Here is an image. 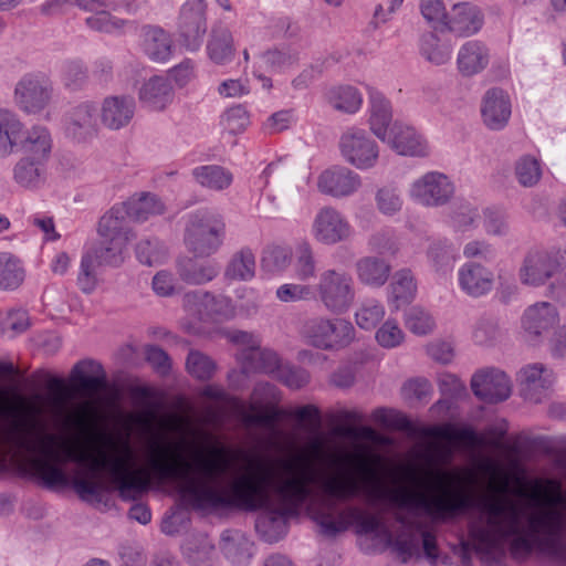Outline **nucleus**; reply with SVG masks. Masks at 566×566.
<instances>
[{
	"instance_id": "39448f33",
	"label": "nucleus",
	"mask_w": 566,
	"mask_h": 566,
	"mask_svg": "<svg viewBox=\"0 0 566 566\" xmlns=\"http://www.w3.org/2000/svg\"><path fill=\"white\" fill-rule=\"evenodd\" d=\"M314 296L332 314L347 313L356 300V285L350 273L339 269H325L313 286Z\"/></svg>"
},
{
	"instance_id": "a211bd4d",
	"label": "nucleus",
	"mask_w": 566,
	"mask_h": 566,
	"mask_svg": "<svg viewBox=\"0 0 566 566\" xmlns=\"http://www.w3.org/2000/svg\"><path fill=\"white\" fill-rule=\"evenodd\" d=\"M385 143L402 156L426 157L430 153L426 138L412 126L400 122L392 124Z\"/></svg>"
},
{
	"instance_id": "4be33fe9",
	"label": "nucleus",
	"mask_w": 566,
	"mask_h": 566,
	"mask_svg": "<svg viewBox=\"0 0 566 566\" xmlns=\"http://www.w3.org/2000/svg\"><path fill=\"white\" fill-rule=\"evenodd\" d=\"M139 102L149 111L163 112L175 98V90L166 75H153L138 90Z\"/></svg>"
},
{
	"instance_id": "6e6d98bb",
	"label": "nucleus",
	"mask_w": 566,
	"mask_h": 566,
	"mask_svg": "<svg viewBox=\"0 0 566 566\" xmlns=\"http://www.w3.org/2000/svg\"><path fill=\"white\" fill-rule=\"evenodd\" d=\"M262 63L272 72H283L298 62V53L289 48H274L260 55Z\"/></svg>"
},
{
	"instance_id": "9b49d317",
	"label": "nucleus",
	"mask_w": 566,
	"mask_h": 566,
	"mask_svg": "<svg viewBox=\"0 0 566 566\" xmlns=\"http://www.w3.org/2000/svg\"><path fill=\"white\" fill-rule=\"evenodd\" d=\"M206 0H187L179 10L178 33L182 45L190 52L200 49L207 33Z\"/></svg>"
},
{
	"instance_id": "5fc2aeb1",
	"label": "nucleus",
	"mask_w": 566,
	"mask_h": 566,
	"mask_svg": "<svg viewBox=\"0 0 566 566\" xmlns=\"http://www.w3.org/2000/svg\"><path fill=\"white\" fill-rule=\"evenodd\" d=\"M377 210L386 217H395L402 210L403 199L398 187L386 185L375 193Z\"/></svg>"
},
{
	"instance_id": "e2e57ef3",
	"label": "nucleus",
	"mask_w": 566,
	"mask_h": 566,
	"mask_svg": "<svg viewBox=\"0 0 566 566\" xmlns=\"http://www.w3.org/2000/svg\"><path fill=\"white\" fill-rule=\"evenodd\" d=\"M294 271L296 277L302 282H306L315 277L316 261L310 243L303 242L297 248V258Z\"/></svg>"
},
{
	"instance_id": "f3484780",
	"label": "nucleus",
	"mask_w": 566,
	"mask_h": 566,
	"mask_svg": "<svg viewBox=\"0 0 566 566\" xmlns=\"http://www.w3.org/2000/svg\"><path fill=\"white\" fill-rule=\"evenodd\" d=\"M136 102L130 95L106 96L99 107V120L109 130L127 127L134 118Z\"/></svg>"
},
{
	"instance_id": "473e14b6",
	"label": "nucleus",
	"mask_w": 566,
	"mask_h": 566,
	"mask_svg": "<svg viewBox=\"0 0 566 566\" xmlns=\"http://www.w3.org/2000/svg\"><path fill=\"white\" fill-rule=\"evenodd\" d=\"M46 160L21 157L13 167V179L22 188L35 190L41 188L48 176Z\"/></svg>"
},
{
	"instance_id": "13d9d810",
	"label": "nucleus",
	"mask_w": 566,
	"mask_h": 566,
	"mask_svg": "<svg viewBox=\"0 0 566 566\" xmlns=\"http://www.w3.org/2000/svg\"><path fill=\"white\" fill-rule=\"evenodd\" d=\"M85 23L91 30L107 34H122L126 25L125 20L114 17L105 10L87 17Z\"/></svg>"
},
{
	"instance_id": "a19ab883",
	"label": "nucleus",
	"mask_w": 566,
	"mask_h": 566,
	"mask_svg": "<svg viewBox=\"0 0 566 566\" xmlns=\"http://www.w3.org/2000/svg\"><path fill=\"white\" fill-rule=\"evenodd\" d=\"M195 181L209 190L222 191L233 182L232 172L219 165H202L191 170Z\"/></svg>"
},
{
	"instance_id": "49530a36",
	"label": "nucleus",
	"mask_w": 566,
	"mask_h": 566,
	"mask_svg": "<svg viewBox=\"0 0 566 566\" xmlns=\"http://www.w3.org/2000/svg\"><path fill=\"white\" fill-rule=\"evenodd\" d=\"M419 50L422 57L434 65L446 64L450 60L452 52L451 44L441 40L433 32H427L421 35Z\"/></svg>"
},
{
	"instance_id": "b1692460",
	"label": "nucleus",
	"mask_w": 566,
	"mask_h": 566,
	"mask_svg": "<svg viewBox=\"0 0 566 566\" xmlns=\"http://www.w3.org/2000/svg\"><path fill=\"white\" fill-rule=\"evenodd\" d=\"M97 108L93 102H81L66 114L65 130L74 139L83 140L97 130Z\"/></svg>"
},
{
	"instance_id": "a878e982",
	"label": "nucleus",
	"mask_w": 566,
	"mask_h": 566,
	"mask_svg": "<svg viewBox=\"0 0 566 566\" xmlns=\"http://www.w3.org/2000/svg\"><path fill=\"white\" fill-rule=\"evenodd\" d=\"M139 49L155 63H165L172 55V40L157 25H144L139 31Z\"/></svg>"
},
{
	"instance_id": "393cba45",
	"label": "nucleus",
	"mask_w": 566,
	"mask_h": 566,
	"mask_svg": "<svg viewBox=\"0 0 566 566\" xmlns=\"http://www.w3.org/2000/svg\"><path fill=\"white\" fill-rule=\"evenodd\" d=\"M511 102L509 95L501 88L486 91L481 114L483 123L492 130L503 129L511 117Z\"/></svg>"
},
{
	"instance_id": "338daca9",
	"label": "nucleus",
	"mask_w": 566,
	"mask_h": 566,
	"mask_svg": "<svg viewBox=\"0 0 566 566\" xmlns=\"http://www.w3.org/2000/svg\"><path fill=\"white\" fill-rule=\"evenodd\" d=\"M275 296L283 303L310 301L314 297V290L307 284L285 283L276 289Z\"/></svg>"
},
{
	"instance_id": "e433bc0d",
	"label": "nucleus",
	"mask_w": 566,
	"mask_h": 566,
	"mask_svg": "<svg viewBox=\"0 0 566 566\" xmlns=\"http://www.w3.org/2000/svg\"><path fill=\"white\" fill-rule=\"evenodd\" d=\"M71 379L90 396L96 395L106 387V377L102 367L91 360L77 363L72 369Z\"/></svg>"
},
{
	"instance_id": "bf43d9fd",
	"label": "nucleus",
	"mask_w": 566,
	"mask_h": 566,
	"mask_svg": "<svg viewBox=\"0 0 566 566\" xmlns=\"http://www.w3.org/2000/svg\"><path fill=\"white\" fill-rule=\"evenodd\" d=\"M375 339L380 347L392 349L403 344L406 334L396 319L388 318L376 331Z\"/></svg>"
},
{
	"instance_id": "f8f14e48",
	"label": "nucleus",
	"mask_w": 566,
	"mask_h": 566,
	"mask_svg": "<svg viewBox=\"0 0 566 566\" xmlns=\"http://www.w3.org/2000/svg\"><path fill=\"white\" fill-rule=\"evenodd\" d=\"M185 310L200 321L224 322L234 317L231 298L206 291H191L184 295Z\"/></svg>"
},
{
	"instance_id": "6e6552de",
	"label": "nucleus",
	"mask_w": 566,
	"mask_h": 566,
	"mask_svg": "<svg viewBox=\"0 0 566 566\" xmlns=\"http://www.w3.org/2000/svg\"><path fill=\"white\" fill-rule=\"evenodd\" d=\"M338 145L344 160L356 169L368 170L378 163L379 147L363 128H348L342 134Z\"/></svg>"
},
{
	"instance_id": "9d476101",
	"label": "nucleus",
	"mask_w": 566,
	"mask_h": 566,
	"mask_svg": "<svg viewBox=\"0 0 566 566\" xmlns=\"http://www.w3.org/2000/svg\"><path fill=\"white\" fill-rule=\"evenodd\" d=\"M52 83L43 75L25 74L14 87L13 101L28 115H38L51 103Z\"/></svg>"
},
{
	"instance_id": "c03bdc74",
	"label": "nucleus",
	"mask_w": 566,
	"mask_h": 566,
	"mask_svg": "<svg viewBox=\"0 0 566 566\" xmlns=\"http://www.w3.org/2000/svg\"><path fill=\"white\" fill-rule=\"evenodd\" d=\"M128 242L111 238H99L98 241L85 252L101 266H117L124 261L123 252Z\"/></svg>"
},
{
	"instance_id": "72a5a7b5",
	"label": "nucleus",
	"mask_w": 566,
	"mask_h": 566,
	"mask_svg": "<svg viewBox=\"0 0 566 566\" xmlns=\"http://www.w3.org/2000/svg\"><path fill=\"white\" fill-rule=\"evenodd\" d=\"M182 554L190 566H216L218 560L214 544L206 534L189 536L182 545Z\"/></svg>"
},
{
	"instance_id": "412c9836",
	"label": "nucleus",
	"mask_w": 566,
	"mask_h": 566,
	"mask_svg": "<svg viewBox=\"0 0 566 566\" xmlns=\"http://www.w3.org/2000/svg\"><path fill=\"white\" fill-rule=\"evenodd\" d=\"M23 157L49 161L53 149V137L50 129L42 124L23 128L17 138V148Z\"/></svg>"
},
{
	"instance_id": "4c0bfd02",
	"label": "nucleus",
	"mask_w": 566,
	"mask_h": 566,
	"mask_svg": "<svg viewBox=\"0 0 566 566\" xmlns=\"http://www.w3.org/2000/svg\"><path fill=\"white\" fill-rule=\"evenodd\" d=\"M324 97L332 108L344 114L357 113L363 104L361 93L352 85L331 86L325 91Z\"/></svg>"
},
{
	"instance_id": "2eb2a0df",
	"label": "nucleus",
	"mask_w": 566,
	"mask_h": 566,
	"mask_svg": "<svg viewBox=\"0 0 566 566\" xmlns=\"http://www.w3.org/2000/svg\"><path fill=\"white\" fill-rule=\"evenodd\" d=\"M559 270L557 259L544 250H530L521 264L520 281L528 286L544 285Z\"/></svg>"
},
{
	"instance_id": "5701e85b",
	"label": "nucleus",
	"mask_w": 566,
	"mask_h": 566,
	"mask_svg": "<svg viewBox=\"0 0 566 566\" xmlns=\"http://www.w3.org/2000/svg\"><path fill=\"white\" fill-rule=\"evenodd\" d=\"M559 324V314L555 305L538 302L528 306L522 317L525 333L532 338H539Z\"/></svg>"
},
{
	"instance_id": "79ce46f5",
	"label": "nucleus",
	"mask_w": 566,
	"mask_h": 566,
	"mask_svg": "<svg viewBox=\"0 0 566 566\" xmlns=\"http://www.w3.org/2000/svg\"><path fill=\"white\" fill-rule=\"evenodd\" d=\"M24 128L18 114L10 109L0 108V157H8L17 148V138Z\"/></svg>"
},
{
	"instance_id": "864d4df0",
	"label": "nucleus",
	"mask_w": 566,
	"mask_h": 566,
	"mask_svg": "<svg viewBox=\"0 0 566 566\" xmlns=\"http://www.w3.org/2000/svg\"><path fill=\"white\" fill-rule=\"evenodd\" d=\"M450 224L455 231H470L480 218L478 208L468 201L455 202L449 213Z\"/></svg>"
},
{
	"instance_id": "ddd939ff",
	"label": "nucleus",
	"mask_w": 566,
	"mask_h": 566,
	"mask_svg": "<svg viewBox=\"0 0 566 566\" xmlns=\"http://www.w3.org/2000/svg\"><path fill=\"white\" fill-rule=\"evenodd\" d=\"M457 284L468 297L480 298L493 291L495 274L478 261H467L457 271Z\"/></svg>"
},
{
	"instance_id": "aec40b11",
	"label": "nucleus",
	"mask_w": 566,
	"mask_h": 566,
	"mask_svg": "<svg viewBox=\"0 0 566 566\" xmlns=\"http://www.w3.org/2000/svg\"><path fill=\"white\" fill-rule=\"evenodd\" d=\"M491 62L490 48L480 40H468L458 50L457 70L470 78L485 71Z\"/></svg>"
},
{
	"instance_id": "3c124183",
	"label": "nucleus",
	"mask_w": 566,
	"mask_h": 566,
	"mask_svg": "<svg viewBox=\"0 0 566 566\" xmlns=\"http://www.w3.org/2000/svg\"><path fill=\"white\" fill-rule=\"evenodd\" d=\"M24 281V270L10 253H0V290H17Z\"/></svg>"
},
{
	"instance_id": "0e129e2a",
	"label": "nucleus",
	"mask_w": 566,
	"mask_h": 566,
	"mask_svg": "<svg viewBox=\"0 0 566 566\" xmlns=\"http://www.w3.org/2000/svg\"><path fill=\"white\" fill-rule=\"evenodd\" d=\"M515 175L523 187L535 186L542 176L539 163L532 156H523L516 161Z\"/></svg>"
},
{
	"instance_id": "de8ad7c7",
	"label": "nucleus",
	"mask_w": 566,
	"mask_h": 566,
	"mask_svg": "<svg viewBox=\"0 0 566 566\" xmlns=\"http://www.w3.org/2000/svg\"><path fill=\"white\" fill-rule=\"evenodd\" d=\"M238 415L241 421L248 427L260 426L274 432L276 430L281 412L275 408L260 411L255 403H250L249 406L241 403L238 407Z\"/></svg>"
},
{
	"instance_id": "2f4dec72",
	"label": "nucleus",
	"mask_w": 566,
	"mask_h": 566,
	"mask_svg": "<svg viewBox=\"0 0 566 566\" xmlns=\"http://www.w3.org/2000/svg\"><path fill=\"white\" fill-rule=\"evenodd\" d=\"M127 218L128 212L124 203L111 208L98 222V238H111L129 242L134 238V233L128 226Z\"/></svg>"
},
{
	"instance_id": "1a4fd4ad",
	"label": "nucleus",
	"mask_w": 566,
	"mask_h": 566,
	"mask_svg": "<svg viewBox=\"0 0 566 566\" xmlns=\"http://www.w3.org/2000/svg\"><path fill=\"white\" fill-rule=\"evenodd\" d=\"M313 239L323 245H335L348 241L353 228L346 216L333 206L321 207L311 222Z\"/></svg>"
},
{
	"instance_id": "4468645a",
	"label": "nucleus",
	"mask_w": 566,
	"mask_h": 566,
	"mask_svg": "<svg viewBox=\"0 0 566 566\" xmlns=\"http://www.w3.org/2000/svg\"><path fill=\"white\" fill-rule=\"evenodd\" d=\"M316 186L321 193L342 199L355 195L361 188V178L352 169L336 165L318 175Z\"/></svg>"
},
{
	"instance_id": "c9c22d12",
	"label": "nucleus",
	"mask_w": 566,
	"mask_h": 566,
	"mask_svg": "<svg viewBox=\"0 0 566 566\" xmlns=\"http://www.w3.org/2000/svg\"><path fill=\"white\" fill-rule=\"evenodd\" d=\"M123 203L128 212V218L137 222H145L153 217L163 214L166 210L163 200L153 192L135 193Z\"/></svg>"
},
{
	"instance_id": "680f3d73",
	"label": "nucleus",
	"mask_w": 566,
	"mask_h": 566,
	"mask_svg": "<svg viewBox=\"0 0 566 566\" xmlns=\"http://www.w3.org/2000/svg\"><path fill=\"white\" fill-rule=\"evenodd\" d=\"M483 228L488 235L506 237L510 234V224L505 211L499 208H486L483 211Z\"/></svg>"
},
{
	"instance_id": "0eeeda50",
	"label": "nucleus",
	"mask_w": 566,
	"mask_h": 566,
	"mask_svg": "<svg viewBox=\"0 0 566 566\" xmlns=\"http://www.w3.org/2000/svg\"><path fill=\"white\" fill-rule=\"evenodd\" d=\"M455 185L449 176L432 170L415 179L408 189L409 198L426 208H438L451 201Z\"/></svg>"
},
{
	"instance_id": "c85d7f7f",
	"label": "nucleus",
	"mask_w": 566,
	"mask_h": 566,
	"mask_svg": "<svg viewBox=\"0 0 566 566\" xmlns=\"http://www.w3.org/2000/svg\"><path fill=\"white\" fill-rule=\"evenodd\" d=\"M368 97L369 128L377 138L386 142L392 119L391 104L381 92L371 87L368 90Z\"/></svg>"
},
{
	"instance_id": "c756f323",
	"label": "nucleus",
	"mask_w": 566,
	"mask_h": 566,
	"mask_svg": "<svg viewBox=\"0 0 566 566\" xmlns=\"http://www.w3.org/2000/svg\"><path fill=\"white\" fill-rule=\"evenodd\" d=\"M426 258L432 272L439 277L446 279L453 271L458 254L451 241L437 239L429 243Z\"/></svg>"
},
{
	"instance_id": "dca6fc26",
	"label": "nucleus",
	"mask_w": 566,
	"mask_h": 566,
	"mask_svg": "<svg viewBox=\"0 0 566 566\" xmlns=\"http://www.w3.org/2000/svg\"><path fill=\"white\" fill-rule=\"evenodd\" d=\"M473 394L482 401L496 403L511 395V381L500 369L488 368L476 371L471 379Z\"/></svg>"
},
{
	"instance_id": "4d7b16f0",
	"label": "nucleus",
	"mask_w": 566,
	"mask_h": 566,
	"mask_svg": "<svg viewBox=\"0 0 566 566\" xmlns=\"http://www.w3.org/2000/svg\"><path fill=\"white\" fill-rule=\"evenodd\" d=\"M187 371L198 380H209L212 378L217 365L208 355L191 349L186 359Z\"/></svg>"
},
{
	"instance_id": "052dcab7",
	"label": "nucleus",
	"mask_w": 566,
	"mask_h": 566,
	"mask_svg": "<svg viewBox=\"0 0 566 566\" xmlns=\"http://www.w3.org/2000/svg\"><path fill=\"white\" fill-rule=\"evenodd\" d=\"M292 251L281 245H269L264 249L261 264L269 272H282L291 263Z\"/></svg>"
},
{
	"instance_id": "ea45409f",
	"label": "nucleus",
	"mask_w": 566,
	"mask_h": 566,
	"mask_svg": "<svg viewBox=\"0 0 566 566\" xmlns=\"http://www.w3.org/2000/svg\"><path fill=\"white\" fill-rule=\"evenodd\" d=\"M241 365L243 373L261 371L276 376L281 369L280 358L277 354L268 348H261L259 345L254 350H249L241 356Z\"/></svg>"
},
{
	"instance_id": "f704fd0d",
	"label": "nucleus",
	"mask_w": 566,
	"mask_h": 566,
	"mask_svg": "<svg viewBox=\"0 0 566 566\" xmlns=\"http://www.w3.org/2000/svg\"><path fill=\"white\" fill-rule=\"evenodd\" d=\"M358 281L369 287H381L390 276L391 265L382 258L364 256L355 265Z\"/></svg>"
},
{
	"instance_id": "20e7f679",
	"label": "nucleus",
	"mask_w": 566,
	"mask_h": 566,
	"mask_svg": "<svg viewBox=\"0 0 566 566\" xmlns=\"http://www.w3.org/2000/svg\"><path fill=\"white\" fill-rule=\"evenodd\" d=\"M222 217L212 210H197L187 218L185 243L196 256H210L222 244L224 235Z\"/></svg>"
},
{
	"instance_id": "f03ea898",
	"label": "nucleus",
	"mask_w": 566,
	"mask_h": 566,
	"mask_svg": "<svg viewBox=\"0 0 566 566\" xmlns=\"http://www.w3.org/2000/svg\"><path fill=\"white\" fill-rule=\"evenodd\" d=\"M8 401V392L0 387V411ZM107 446L117 453L109 454L104 449L92 452L78 440L71 441L49 432L45 423L36 415L24 419H14L7 426L0 422V448H11L24 452L20 459V469L40 479L46 486L64 485L67 476L62 468L66 462L87 467L90 474L73 479V488L84 501L101 500L105 491L97 473L105 470L111 475L119 495L124 500H135L149 486V476L142 470H135V451L127 439L115 441L103 434Z\"/></svg>"
},
{
	"instance_id": "37998d69",
	"label": "nucleus",
	"mask_w": 566,
	"mask_h": 566,
	"mask_svg": "<svg viewBox=\"0 0 566 566\" xmlns=\"http://www.w3.org/2000/svg\"><path fill=\"white\" fill-rule=\"evenodd\" d=\"M390 294L388 302L399 310L402 305L409 304L417 293V283L412 272L409 269L397 271L389 285Z\"/></svg>"
},
{
	"instance_id": "58836bf2",
	"label": "nucleus",
	"mask_w": 566,
	"mask_h": 566,
	"mask_svg": "<svg viewBox=\"0 0 566 566\" xmlns=\"http://www.w3.org/2000/svg\"><path fill=\"white\" fill-rule=\"evenodd\" d=\"M209 59L219 65L230 62L234 55L231 31L222 24L214 25L207 43Z\"/></svg>"
},
{
	"instance_id": "8fccbe9b",
	"label": "nucleus",
	"mask_w": 566,
	"mask_h": 566,
	"mask_svg": "<svg viewBox=\"0 0 566 566\" xmlns=\"http://www.w3.org/2000/svg\"><path fill=\"white\" fill-rule=\"evenodd\" d=\"M430 434L450 442H459L470 449L485 444L484 438L479 436L472 428L434 427L430 430Z\"/></svg>"
},
{
	"instance_id": "7c9ffc66",
	"label": "nucleus",
	"mask_w": 566,
	"mask_h": 566,
	"mask_svg": "<svg viewBox=\"0 0 566 566\" xmlns=\"http://www.w3.org/2000/svg\"><path fill=\"white\" fill-rule=\"evenodd\" d=\"M177 272L185 283L203 285L218 276L220 266L211 260L200 261L196 258H184L177 262Z\"/></svg>"
},
{
	"instance_id": "6ab92c4d",
	"label": "nucleus",
	"mask_w": 566,
	"mask_h": 566,
	"mask_svg": "<svg viewBox=\"0 0 566 566\" xmlns=\"http://www.w3.org/2000/svg\"><path fill=\"white\" fill-rule=\"evenodd\" d=\"M484 13L476 4L459 2L452 6L446 20V28L457 36L476 34L483 27Z\"/></svg>"
},
{
	"instance_id": "a18cd8bd",
	"label": "nucleus",
	"mask_w": 566,
	"mask_h": 566,
	"mask_svg": "<svg viewBox=\"0 0 566 566\" xmlns=\"http://www.w3.org/2000/svg\"><path fill=\"white\" fill-rule=\"evenodd\" d=\"M255 275V255L250 248L234 252L224 270V277L230 281H250Z\"/></svg>"
},
{
	"instance_id": "7ed1b4c3",
	"label": "nucleus",
	"mask_w": 566,
	"mask_h": 566,
	"mask_svg": "<svg viewBox=\"0 0 566 566\" xmlns=\"http://www.w3.org/2000/svg\"><path fill=\"white\" fill-rule=\"evenodd\" d=\"M507 489V476H503L501 484L490 482L492 495L482 502L485 522L471 531L476 551L490 555L513 537L512 553L528 555L543 535L546 551L560 557L565 548L559 539L566 530V493L562 482L551 478L534 480L530 500L536 510L528 516L530 532L523 528L520 506L506 496Z\"/></svg>"
},
{
	"instance_id": "603ef678",
	"label": "nucleus",
	"mask_w": 566,
	"mask_h": 566,
	"mask_svg": "<svg viewBox=\"0 0 566 566\" xmlns=\"http://www.w3.org/2000/svg\"><path fill=\"white\" fill-rule=\"evenodd\" d=\"M385 313V306L378 300L365 298L355 312V322L359 328L371 331L381 322Z\"/></svg>"
},
{
	"instance_id": "774afa93",
	"label": "nucleus",
	"mask_w": 566,
	"mask_h": 566,
	"mask_svg": "<svg viewBox=\"0 0 566 566\" xmlns=\"http://www.w3.org/2000/svg\"><path fill=\"white\" fill-rule=\"evenodd\" d=\"M166 254L165 248L157 239H143L137 243L136 255L140 263L154 265L159 263Z\"/></svg>"
},
{
	"instance_id": "09e8293b",
	"label": "nucleus",
	"mask_w": 566,
	"mask_h": 566,
	"mask_svg": "<svg viewBox=\"0 0 566 566\" xmlns=\"http://www.w3.org/2000/svg\"><path fill=\"white\" fill-rule=\"evenodd\" d=\"M403 324L406 328L413 335L427 336L433 333L436 321L431 313L420 305L408 307L403 312Z\"/></svg>"
},
{
	"instance_id": "423d86ee",
	"label": "nucleus",
	"mask_w": 566,
	"mask_h": 566,
	"mask_svg": "<svg viewBox=\"0 0 566 566\" xmlns=\"http://www.w3.org/2000/svg\"><path fill=\"white\" fill-rule=\"evenodd\" d=\"M300 333L307 344L323 350L345 348L355 339L353 324L338 317H310L303 322Z\"/></svg>"
},
{
	"instance_id": "69168bd1",
	"label": "nucleus",
	"mask_w": 566,
	"mask_h": 566,
	"mask_svg": "<svg viewBox=\"0 0 566 566\" xmlns=\"http://www.w3.org/2000/svg\"><path fill=\"white\" fill-rule=\"evenodd\" d=\"M98 266L90 255L86 253L82 255L76 284L83 293L91 294L96 290L98 280L95 269Z\"/></svg>"
},
{
	"instance_id": "cd10ccee",
	"label": "nucleus",
	"mask_w": 566,
	"mask_h": 566,
	"mask_svg": "<svg viewBox=\"0 0 566 566\" xmlns=\"http://www.w3.org/2000/svg\"><path fill=\"white\" fill-rule=\"evenodd\" d=\"M220 549L232 566H249L255 554L254 543L237 530H227L221 534Z\"/></svg>"
},
{
	"instance_id": "f257e3e1",
	"label": "nucleus",
	"mask_w": 566,
	"mask_h": 566,
	"mask_svg": "<svg viewBox=\"0 0 566 566\" xmlns=\"http://www.w3.org/2000/svg\"><path fill=\"white\" fill-rule=\"evenodd\" d=\"M412 485L386 489L376 472L361 463L359 470H325L307 454L249 460L248 470L226 483V511H262L256 531L268 542L279 541L287 518L304 504L325 535L333 536L355 525L358 534L379 530L380 518L357 505L347 504L364 494L367 503L386 502L412 517L426 516L444 523L472 506V495L462 486L439 481L424 483L416 475Z\"/></svg>"
},
{
	"instance_id": "bb28decb",
	"label": "nucleus",
	"mask_w": 566,
	"mask_h": 566,
	"mask_svg": "<svg viewBox=\"0 0 566 566\" xmlns=\"http://www.w3.org/2000/svg\"><path fill=\"white\" fill-rule=\"evenodd\" d=\"M518 381L524 397L538 402L542 394L554 384L553 371L541 363H534L523 367L518 374Z\"/></svg>"
}]
</instances>
